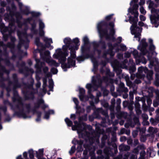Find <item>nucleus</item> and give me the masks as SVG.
I'll list each match as a JSON object with an SVG mask.
<instances>
[{"label":"nucleus","instance_id":"23","mask_svg":"<svg viewBox=\"0 0 159 159\" xmlns=\"http://www.w3.org/2000/svg\"><path fill=\"white\" fill-rule=\"evenodd\" d=\"M153 105L155 107H157L158 106L159 102L157 100H155L153 101Z\"/></svg>","mask_w":159,"mask_h":159},{"label":"nucleus","instance_id":"4","mask_svg":"<svg viewBox=\"0 0 159 159\" xmlns=\"http://www.w3.org/2000/svg\"><path fill=\"white\" fill-rule=\"evenodd\" d=\"M138 72L136 75L137 77L139 79L143 78V77L144 75L143 72L146 73L148 71L147 69L145 68H143L142 67H140L138 68Z\"/></svg>","mask_w":159,"mask_h":159},{"label":"nucleus","instance_id":"12","mask_svg":"<svg viewBox=\"0 0 159 159\" xmlns=\"http://www.w3.org/2000/svg\"><path fill=\"white\" fill-rule=\"evenodd\" d=\"M65 121L66 122V124L68 126H72L73 123L72 121L70 120L68 118H66L65 119Z\"/></svg>","mask_w":159,"mask_h":159},{"label":"nucleus","instance_id":"54","mask_svg":"<svg viewBox=\"0 0 159 159\" xmlns=\"http://www.w3.org/2000/svg\"><path fill=\"white\" fill-rule=\"evenodd\" d=\"M43 148L40 149L39 150V152L41 154L43 153Z\"/></svg>","mask_w":159,"mask_h":159},{"label":"nucleus","instance_id":"40","mask_svg":"<svg viewBox=\"0 0 159 159\" xmlns=\"http://www.w3.org/2000/svg\"><path fill=\"white\" fill-rule=\"evenodd\" d=\"M155 48V47L154 45L153 44H150V50H154Z\"/></svg>","mask_w":159,"mask_h":159},{"label":"nucleus","instance_id":"26","mask_svg":"<svg viewBox=\"0 0 159 159\" xmlns=\"http://www.w3.org/2000/svg\"><path fill=\"white\" fill-rule=\"evenodd\" d=\"M154 122L152 123L154 125H156L159 122V120L158 118H156L155 119L153 120Z\"/></svg>","mask_w":159,"mask_h":159},{"label":"nucleus","instance_id":"14","mask_svg":"<svg viewBox=\"0 0 159 159\" xmlns=\"http://www.w3.org/2000/svg\"><path fill=\"white\" fill-rule=\"evenodd\" d=\"M47 80H43V91L44 93H46V89H45L47 86Z\"/></svg>","mask_w":159,"mask_h":159},{"label":"nucleus","instance_id":"31","mask_svg":"<svg viewBox=\"0 0 159 159\" xmlns=\"http://www.w3.org/2000/svg\"><path fill=\"white\" fill-rule=\"evenodd\" d=\"M39 25L40 28L41 29L43 28L44 27V24L43 23V22H42L41 21L39 23Z\"/></svg>","mask_w":159,"mask_h":159},{"label":"nucleus","instance_id":"60","mask_svg":"<svg viewBox=\"0 0 159 159\" xmlns=\"http://www.w3.org/2000/svg\"><path fill=\"white\" fill-rule=\"evenodd\" d=\"M45 54L47 56L49 54V52L48 51H46L45 52Z\"/></svg>","mask_w":159,"mask_h":159},{"label":"nucleus","instance_id":"9","mask_svg":"<svg viewBox=\"0 0 159 159\" xmlns=\"http://www.w3.org/2000/svg\"><path fill=\"white\" fill-rule=\"evenodd\" d=\"M48 82L49 84L48 87L49 88V90L50 91H52V89L54 85L53 80H48Z\"/></svg>","mask_w":159,"mask_h":159},{"label":"nucleus","instance_id":"18","mask_svg":"<svg viewBox=\"0 0 159 159\" xmlns=\"http://www.w3.org/2000/svg\"><path fill=\"white\" fill-rule=\"evenodd\" d=\"M145 155V152L143 150L140 153V159H144V157Z\"/></svg>","mask_w":159,"mask_h":159},{"label":"nucleus","instance_id":"47","mask_svg":"<svg viewBox=\"0 0 159 159\" xmlns=\"http://www.w3.org/2000/svg\"><path fill=\"white\" fill-rule=\"evenodd\" d=\"M155 93L156 95V97L159 95V90L158 89L155 91Z\"/></svg>","mask_w":159,"mask_h":159},{"label":"nucleus","instance_id":"32","mask_svg":"<svg viewBox=\"0 0 159 159\" xmlns=\"http://www.w3.org/2000/svg\"><path fill=\"white\" fill-rule=\"evenodd\" d=\"M126 81L127 84L128 86L129 87H131L132 86L131 84L130 80H126Z\"/></svg>","mask_w":159,"mask_h":159},{"label":"nucleus","instance_id":"42","mask_svg":"<svg viewBox=\"0 0 159 159\" xmlns=\"http://www.w3.org/2000/svg\"><path fill=\"white\" fill-rule=\"evenodd\" d=\"M23 156L26 159L27 157V152H24L23 153Z\"/></svg>","mask_w":159,"mask_h":159},{"label":"nucleus","instance_id":"44","mask_svg":"<svg viewBox=\"0 0 159 159\" xmlns=\"http://www.w3.org/2000/svg\"><path fill=\"white\" fill-rule=\"evenodd\" d=\"M140 2L139 4L140 5H142L145 3L144 0H140Z\"/></svg>","mask_w":159,"mask_h":159},{"label":"nucleus","instance_id":"20","mask_svg":"<svg viewBox=\"0 0 159 159\" xmlns=\"http://www.w3.org/2000/svg\"><path fill=\"white\" fill-rule=\"evenodd\" d=\"M146 73H147V76H148L149 77V79L152 78V77L153 75V72L152 71L150 70L148 71Z\"/></svg>","mask_w":159,"mask_h":159},{"label":"nucleus","instance_id":"34","mask_svg":"<svg viewBox=\"0 0 159 159\" xmlns=\"http://www.w3.org/2000/svg\"><path fill=\"white\" fill-rule=\"evenodd\" d=\"M139 17L141 20L145 21L146 20V18L143 15H140L139 16Z\"/></svg>","mask_w":159,"mask_h":159},{"label":"nucleus","instance_id":"49","mask_svg":"<svg viewBox=\"0 0 159 159\" xmlns=\"http://www.w3.org/2000/svg\"><path fill=\"white\" fill-rule=\"evenodd\" d=\"M139 25L141 26H142L144 25V23L142 22H139L138 23Z\"/></svg>","mask_w":159,"mask_h":159},{"label":"nucleus","instance_id":"33","mask_svg":"<svg viewBox=\"0 0 159 159\" xmlns=\"http://www.w3.org/2000/svg\"><path fill=\"white\" fill-rule=\"evenodd\" d=\"M129 97L131 100H133L134 98L133 93L132 92H130L129 93Z\"/></svg>","mask_w":159,"mask_h":159},{"label":"nucleus","instance_id":"48","mask_svg":"<svg viewBox=\"0 0 159 159\" xmlns=\"http://www.w3.org/2000/svg\"><path fill=\"white\" fill-rule=\"evenodd\" d=\"M130 54L129 53H126L125 54V57H129L130 56Z\"/></svg>","mask_w":159,"mask_h":159},{"label":"nucleus","instance_id":"63","mask_svg":"<svg viewBox=\"0 0 159 159\" xmlns=\"http://www.w3.org/2000/svg\"><path fill=\"white\" fill-rule=\"evenodd\" d=\"M156 112L157 114H159V109H158L156 110Z\"/></svg>","mask_w":159,"mask_h":159},{"label":"nucleus","instance_id":"45","mask_svg":"<svg viewBox=\"0 0 159 159\" xmlns=\"http://www.w3.org/2000/svg\"><path fill=\"white\" fill-rule=\"evenodd\" d=\"M46 76H47L46 79H47L51 76V74L50 73H48L46 74Z\"/></svg>","mask_w":159,"mask_h":159},{"label":"nucleus","instance_id":"30","mask_svg":"<svg viewBox=\"0 0 159 159\" xmlns=\"http://www.w3.org/2000/svg\"><path fill=\"white\" fill-rule=\"evenodd\" d=\"M151 12L152 13L154 14L155 12L157 13V14H158L159 13V11H157L154 8H152L151 10Z\"/></svg>","mask_w":159,"mask_h":159},{"label":"nucleus","instance_id":"11","mask_svg":"<svg viewBox=\"0 0 159 159\" xmlns=\"http://www.w3.org/2000/svg\"><path fill=\"white\" fill-rule=\"evenodd\" d=\"M148 153L149 154L150 156L151 157L155 156L156 154V152L153 150H151L150 149L148 150Z\"/></svg>","mask_w":159,"mask_h":159},{"label":"nucleus","instance_id":"46","mask_svg":"<svg viewBox=\"0 0 159 159\" xmlns=\"http://www.w3.org/2000/svg\"><path fill=\"white\" fill-rule=\"evenodd\" d=\"M134 9L136 10L138 8V5L137 4H135L134 6Z\"/></svg>","mask_w":159,"mask_h":159},{"label":"nucleus","instance_id":"6","mask_svg":"<svg viewBox=\"0 0 159 159\" xmlns=\"http://www.w3.org/2000/svg\"><path fill=\"white\" fill-rule=\"evenodd\" d=\"M151 20L152 23L155 24L156 27L159 25V23L158 21L159 20V15H158L157 16L155 15L152 16L151 18Z\"/></svg>","mask_w":159,"mask_h":159},{"label":"nucleus","instance_id":"58","mask_svg":"<svg viewBox=\"0 0 159 159\" xmlns=\"http://www.w3.org/2000/svg\"><path fill=\"white\" fill-rule=\"evenodd\" d=\"M149 42L150 43V44H152V40L151 39H149Z\"/></svg>","mask_w":159,"mask_h":159},{"label":"nucleus","instance_id":"29","mask_svg":"<svg viewBox=\"0 0 159 159\" xmlns=\"http://www.w3.org/2000/svg\"><path fill=\"white\" fill-rule=\"evenodd\" d=\"M154 84L157 86H159V80H155L154 82Z\"/></svg>","mask_w":159,"mask_h":159},{"label":"nucleus","instance_id":"15","mask_svg":"<svg viewBox=\"0 0 159 159\" xmlns=\"http://www.w3.org/2000/svg\"><path fill=\"white\" fill-rule=\"evenodd\" d=\"M83 143V142L82 141H80L79 143V146L78 147L77 149L79 151H82L83 149L82 147V145Z\"/></svg>","mask_w":159,"mask_h":159},{"label":"nucleus","instance_id":"55","mask_svg":"<svg viewBox=\"0 0 159 159\" xmlns=\"http://www.w3.org/2000/svg\"><path fill=\"white\" fill-rule=\"evenodd\" d=\"M54 113V112L53 110H51L49 111L48 114H52Z\"/></svg>","mask_w":159,"mask_h":159},{"label":"nucleus","instance_id":"64","mask_svg":"<svg viewBox=\"0 0 159 159\" xmlns=\"http://www.w3.org/2000/svg\"><path fill=\"white\" fill-rule=\"evenodd\" d=\"M123 48H122V49L123 50H125L126 49V47L125 46H123Z\"/></svg>","mask_w":159,"mask_h":159},{"label":"nucleus","instance_id":"36","mask_svg":"<svg viewBox=\"0 0 159 159\" xmlns=\"http://www.w3.org/2000/svg\"><path fill=\"white\" fill-rule=\"evenodd\" d=\"M126 147V146H125L123 145H121L119 146V149L120 150H121V149H122L123 148L124 149H125L124 148ZM126 147H128V148H129L128 146H126Z\"/></svg>","mask_w":159,"mask_h":159},{"label":"nucleus","instance_id":"28","mask_svg":"<svg viewBox=\"0 0 159 159\" xmlns=\"http://www.w3.org/2000/svg\"><path fill=\"white\" fill-rule=\"evenodd\" d=\"M44 40L46 42V43H48L49 44L52 43V41L51 39H47L46 38Z\"/></svg>","mask_w":159,"mask_h":159},{"label":"nucleus","instance_id":"51","mask_svg":"<svg viewBox=\"0 0 159 159\" xmlns=\"http://www.w3.org/2000/svg\"><path fill=\"white\" fill-rule=\"evenodd\" d=\"M153 2H149V7H151V8H152V7L153 6Z\"/></svg>","mask_w":159,"mask_h":159},{"label":"nucleus","instance_id":"52","mask_svg":"<svg viewBox=\"0 0 159 159\" xmlns=\"http://www.w3.org/2000/svg\"><path fill=\"white\" fill-rule=\"evenodd\" d=\"M70 118L71 119H75V115L74 114H71L70 115Z\"/></svg>","mask_w":159,"mask_h":159},{"label":"nucleus","instance_id":"37","mask_svg":"<svg viewBox=\"0 0 159 159\" xmlns=\"http://www.w3.org/2000/svg\"><path fill=\"white\" fill-rule=\"evenodd\" d=\"M139 147H138L137 148L134 149L133 150V152H134L135 154L138 153L139 152Z\"/></svg>","mask_w":159,"mask_h":159},{"label":"nucleus","instance_id":"21","mask_svg":"<svg viewBox=\"0 0 159 159\" xmlns=\"http://www.w3.org/2000/svg\"><path fill=\"white\" fill-rule=\"evenodd\" d=\"M131 12L132 14H133L134 15L135 17L137 18L138 17L139 15L138 13L136 10L131 11Z\"/></svg>","mask_w":159,"mask_h":159},{"label":"nucleus","instance_id":"27","mask_svg":"<svg viewBox=\"0 0 159 159\" xmlns=\"http://www.w3.org/2000/svg\"><path fill=\"white\" fill-rule=\"evenodd\" d=\"M70 54H71V57L72 59H74L75 57V55L73 52H72L71 50Z\"/></svg>","mask_w":159,"mask_h":159},{"label":"nucleus","instance_id":"61","mask_svg":"<svg viewBox=\"0 0 159 159\" xmlns=\"http://www.w3.org/2000/svg\"><path fill=\"white\" fill-rule=\"evenodd\" d=\"M41 85V84L39 82H38V84H36V86L37 87H39Z\"/></svg>","mask_w":159,"mask_h":159},{"label":"nucleus","instance_id":"7","mask_svg":"<svg viewBox=\"0 0 159 159\" xmlns=\"http://www.w3.org/2000/svg\"><path fill=\"white\" fill-rule=\"evenodd\" d=\"M79 92L80 94L79 96L80 100L82 101L87 100H88V98H87L86 96H83V95L85 93V90L83 88H80L79 89Z\"/></svg>","mask_w":159,"mask_h":159},{"label":"nucleus","instance_id":"22","mask_svg":"<svg viewBox=\"0 0 159 159\" xmlns=\"http://www.w3.org/2000/svg\"><path fill=\"white\" fill-rule=\"evenodd\" d=\"M140 11L141 13L143 14H145L146 13V11L144 9L143 7L141 6L140 8Z\"/></svg>","mask_w":159,"mask_h":159},{"label":"nucleus","instance_id":"24","mask_svg":"<svg viewBox=\"0 0 159 159\" xmlns=\"http://www.w3.org/2000/svg\"><path fill=\"white\" fill-rule=\"evenodd\" d=\"M39 39L38 38H36L35 39V43L38 46H40L41 43H39Z\"/></svg>","mask_w":159,"mask_h":159},{"label":"nucleus","instance_id":"59","mask_svg":"<svg viewBox=\"0 0 159 159\" xmlns=\"http://www.w3.org/2000/svg\"><path fill=\"white\" fill-rule=\"evenodd\" d=\"M16 159H23L21 155L19 156L16 157Z\"/></svg>","mask_w":159,"mask_h":159},{"label":"nucleus","instance_id":"53","mask_svg":"<svg viewBox=\"0 0 159 159\" xmlns=\"http://www.w3.org/2000/svg\"><path fill=\"white\" fill-rule=\"evenodd\" d=\"M137 156L136 155H134V157L132 156L131 157V159H137Z\"/></svg>","mask_w":159,"mask_h":159},{"label":"nucleus","instance_id":"56","mask_svg":"<svg viewBox=\"0 0 159 159\" xmlns=\"http://www.w3.org/2000/svg\"><path fill=\"white\" fill-rule=\"evenodd\" d=\"M68 61L69 63H71V61H74L71 59L70 58H69L68 59Z\"/></svg>","mask_w":159,"mask_h":159},{"label":"nucleus","instance_id":"57","mask_svg":"<svg viewBox=\"0 0 159 159\" xmlns=\"http://www.w3.org/2000/svg\"><path fill=\"white\" fill-rule=\"evenodd\" d=\"M109 25L111 27H113L114 26V24L113 23H110L109 24Z\"/></svg>","mask_w":159,"mask_h":159},{"label":"nucleus","instance_id":"5","mask_svg":"<svg viewBox=\"0 0 159 159\" xmlns=\"http://www.w3.org/2000/svg\"><path fill=\"white\" fill-rule=\"evenodd\" d=\"M142 29L141 28L135 27L131 31V33L134 35L135 38H138L141 35Z\"/></svg>","mask_w":159,"mask_h":159},{"label":"nucleus","instance_id":"2","mask_svg":"<svg viewBox=\"0 0 159 159\" xmlns=\"http://www.w3.org/2000/svg\"><path fill=\"white\" fill-rule=\"evenodd\" d=\"M74 123L75 125L72 126V130H77L78 133L79 135L81 134L83 131L85 129V124L84 123L78 124L76 121H75Z\"/></svg>","mask_w":159,"mask_h":159},{"label":"nucleus","instance_id":"38","mask_svg":"<svg viewBox=\"0 0 159 159\" xmlns=\"http://www.w3.org/2000/svg\"><path fill=\"white\" fill-rule=\"evenodd\" d=\"M142 45L143 47H146L147 46V44L145 42V40H142Z\"/></svg>","mask_w":159,"mask_h":159},{"label":"nucleus","instance_id":"43","mask_svg":"<svg viewBox=\"0 0 159 159\" xmlns=\"http://www.w3.org/2000/svg\"><path fill=\"white\" fill-rule=\"evenodd\" d=\"M48 70V67H45L43 69V71L44 73H46Z\"/></svg>","mask_w":159,"mask_h":159},{"label":"nucleus","instance_id":"39","mask_svg":"<svg viewBox=\"0 0 159 159\" xmlns=\"http://www.w3.org/2000/svg\"><path fill=\"white\" fill-rule=\"evenodd\" d=\"M49 118V115L48 113H46L45 114L44 116V118L48 119Z\"/></svg>","mask_w":159,"mask_h":159},{"label":"nucleus","instance_id":"19","mask_svg":"<svg viewBox=\"0 0 159 159\" xmlns=\"http://www.w3.org/2000/svg\"><path fill=\"white\" fill-rule=\"evenodd\" d=\"M75 146H72L70 150L69 151V153L70 154H71L74 153L75 151Z\"/></svg>","mask_w":159,"mask_h":159},{"label":"nucleus","instance_id":"41","mask_svg":"<svg viewBox=\"0 0 159 159\" xmlns=\"http://www.w3.org/2000/svg\"><path fill=\"white\" fill-rule=\"evenodd\" d=\"M72 142L73 144H75L76 143H79V142H78L75 139H74L72 141Z\"/></svg>","mask_w":159,"mask_h":159},{"label":"nucleus","instance_id":"16","mask_svg":"<svg viewBox=\"0 0 159 159\" xmlns=\"http://www.w3.org/2000/svg\"><path fill=\"white\" fill-rule=\"evenodd\" d=\"M39 102L40 104L42 103V107L43 109H45L46 108L48 107V106L46 105H45L44 103V101L43 99H41Z\"/></svg>","mask_w":159,"mask_h":159},{"label":"nucleus","instance_id":"35","mask_svg":"<svg viewBox=\"0 0 159 159\" xmlns=\"http://www.w3.org/2000/svg\"><path fill=\"white\" fill-rule=\"evenodd\" d=\"M112 16V15H108V16H107L106 17V19L108 20H109L111 18Z\"/></svg>","mask_w":159,"mask_h":159},{"label":"nucleus","instance_id":"50","mask_svg":"<svg viewBox=\"0 0 159 159\" xmlns=\"http://www.w3.org/2000/svg\"><path fill=\"white\" fill-rule=\"evenodd\" d=\"M126 138L125 137H121L120 139V140L121 141H123L124 140H125Z\"/></svg>","mask_w":159,"mask_h":159},{"label":"nucleus","instance_id":"17","mask_svg":"<svg viewBox=\"0 0 159 159\" xmlns=\"http://www.w3.org/2000/svg\"><path fill=\"white\" fill-rule=\"evenodd\" d=\"M29 157L30 158H33L34 157L33 150L32 149L30 150L29 151Z\"/></svg>","mask_w":159,"mask_h":159},{"label":"nucleus","instance_id":"25","mask_svg":"<svg viewBox=\"0 0 159 159\" xmlns=\"http://www.w3.org/2000/svg\"><path fill=\"white\" fill-rule=\"evenodd\" d=\"M51 72L54 74H56L57 72V70L56 68H52L51 70Z\"/></svg>","mask_w":159,"mask_h":159},{"label":"nucleus","instance_id":"62","mask_svg":"<svg viewBox=\"0 0 159 159\" xmlns=\"http://www.w3.org/2000/svg\"><path fill=\"white\" fill-rule=\"evenodd\" d=\"M40 120V118L38 117L37 119H36V121L37 122H38Z\"/></svg>","mask_w":159,"mask_h":159},{"label":"nucleus","instance_id":"3","mask_svg":"<svg viewBox=\"0 0 159 159\" xmlns=\"http://www.w3.org/2000/svg\"><path fill=\"white\" fill-rule=\"evenodd\" d=\"M98 86L93 85L91 84H87L86 85V88L88 89V94L90 98L93 99V96L90 94V92L92 90H96L98 87Z\"/></svg>","mask_w":159,"mask_h":159},{"label":"nucleus","instance_id":"10","mask_svg":"<svg viewBox=\"0 0 159 159\" xmlns=\"http://www.w3.org/2000/svg\"><path fill=\"white\" fill-rule=\"evenodd\" d=\"M73 101L76 105L75 107L77 110V112H80V111H79V108H80L78 105L79 102L77 99L76 98H73Z\"/></svg>","mask_w":159,"mask_h":159},{"label":"nucleus","instance_id":"1","mask_svg":"<svg viewBox=\"0 0 159 159\" xmlns=\"http://www.w3.org/2000/svg\"><path fill=\"white\" fill-rule=\"evenodd\" d=\"M64 42L66 44V46H63V49L64 52H62L60 49H58L56 50V52L58 56L64 58L65 57L68 55V53L67 52V49L68 48V45L70 43V39L68 38H66L64 40Z\"/></svg>","mask_w":159,"mask_h":159},{"label":"nucleus","instance_id":"13","mask_svg":"<svg viewBox=\"0 0 159 159\" xmlns=\"http://www.w3.org/2000/svg\"><path fill=\"white\" fill-rule=\"evenodd\" d=\"M47 62H48L50 65H53L56 66H58L57 63L55 61L52 60H49L48 61H47Z\"/></svg>","mask_w":159,"mask_h":159},{"label":"nucleus","instance_id":"8","mask_svg":"<svg viewBox=\"0 0 159 159\" xmlns=\"http://www.w3.org/2000/svg\"><path fill=\"white\" fill-rule=\"evenodd\" d=\"M36 64L35 65V67L36 68L37 75L39 74V72L41 71V67L39 66V60L38 59H35Z\"/></svg>","mask_w":159,"mask_h":159}]
</instances>
